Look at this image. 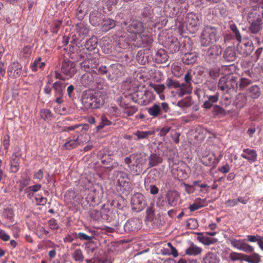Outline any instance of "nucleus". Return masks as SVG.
Masks as SVG:
<instances>
[{
    "instance_id": "54",
    "label": "nucleus",
    "mask_w": 263,
    "mask_h": 263,
    "mask_svg": "<svg viewBox=\"0 0 263 263\" xmlns=\"http://www.w3.org/2000/svg\"><path fill=\"white\" fill-rule=\"evenodd\" d=\"M146 218L148 221H152L155 216V210L153 207H148L146 210Z\"/></svg>"
},
{
    "instance_id": "31",
    "label": "nucleus",
    "mask_w": 263,
    "mask_h": 263,
    "mask_svg": "<svg viewBox=\"0 0 263 263\" xmlns=\"http://www.w3.org/2000/svg\"><path fill=\"white\" fill-rule=\"evenodd\" d=\"M97 43L98 40L97 36H92L87 40L85 44V47L87 50L91 51L97 47Z\"/></svg>"
},
{
    "instance_id": "45",
    "label": "nucleus",
    "mask_w": 263,
    "mask_h": 263,
    "mask_svg": "<svg viewBox=\"0 0 263 263\" xmlns=\"http://www.w3.org/2000/svg\"><path fill=\"white\" fill-rule=\"evenodd\" d=\"M184 81L187 84V87L186 86V92H192L193 87L192 86V76L191 73L189 71L184 76Z\"/></svg>"
},
{
    "instance_id": "26",
    "label": "nucleus",
    "mask_w": 263,
    "mask_h": 263,
    "mask_svg": "<svg viewBox=\"0 0 263 263\" xmlns=\"http://www.w3.org/2000/svg\"><path fill=\"white\" fill-rule=\"evenodd\" d=\"M120 106L123 108V113L126 114L127 116H133L137 110V108L134 106H129L128 104L125 103L124 101H121Z\"/></svg>"
},
{
    "instance_id": "52",
    "label": "nucleus",
    "mask_w": 263,
    "mask_h": 263,
    "mask_svg": "<svg viewBox=\"0 0 263 263\" xmlns=\"http://www.w3.org/2000/svg\"><path fill=\"white\" fill-rule=\"evenodd\" d=\"M90 217L94 220L98 221L101 218L100 211L95 210L91 209L89 211Z\"/></svg>"
},
{
    "instance_id": "4",
    "label": "nucleus",
    "mask_w": 263,
    "mask_h": 263,
    "mask_svg": "<svg viewBox=\"0 0 263 263\" xmlns=\"http://www.w3.org/2000/svg\"><path fill=\"white\" fill-rule=\"evenodd\" d=\"M247 20L250 25L248 30L251 33L257 34L262 29L263 19L258 13L256 12L249 13Z\"/></svg>"
},
{
    "instance_id": "28",
    "label": "nucleus",
    "mask_w": 263,
    "mask_h": 263,
    "mask_svg": "<svg viewBox=\"0 0 263 263\" xmlns=\"http://www.w3.org/2000/svg\"><path fill=\"white\" fill-rule=\"evenodd\" d=\"M111 155L112 153H111L110 154H108L107 157H105V158L103 159L101 161V163L103 165H106L107 168L109 169L110 171L117 167L119 165L118 162L116 161L111 162L112 161V159L111 157Z\"/></svg>"
},
{
    "instance_id": "10",
    "label": "nucleus",
    "mask_w": 263,
    "mask_h": 263,
    "mask_svg": "<svg viewBox=\"0 0 263 263\" xmlns=\"http://www.w3.org/2000/svg\"><path fill=\"white\" fill-rule=\"evenodd\" d=\"M98 64V60L91 55H89L86 59L80 63L81 68L88 72L90 71H95V68H97Z\"/></svg>"
},
{
    "instance_id": "7",
    "label": "nucleus",
    "mask_w": 263,
    "mask_h": 263,
    "mask_svg": "<svg viewBox=\"0 0 263 263\" xmlns=\"http://www.w3.org/2000/svg\"><path fill=\"white\" fill-rule=\"evenodd\" d=\"M116 227H117V230L120 231L121 233L122 230H121L120 228L123 227L125 232L130 233V232L135 231L139 229L140 227V222L139 218H133L129 219L124 226L119 225L118 223V225H116Z\"/></svg>"
},
{
    "instance_id": "55",
    "label": "nucleus",
    "mask_w": 263,
    "mask_h": 263,
    "mask_svg": "<svg viewBox=\"0 0 263 263\" xmlns=\"http://www.w3.org/2000/svg\"><path fill=\"white\" fill-rule=\"evenodd\" d=\"M222 67L226 72H228V73L230 74H232V73L235 71L236 69V66L234 63L230 64L228 65L222 66Z\"/></svg>"
},
{
    "instance_id": "40",
    "label": "nucleus",
    "mask_w": 263,
    "mask_h": 263,
    "mask_svg": "<svg viewBox=\"0 0 263 263\" xmlns=\"http://www.w3.org/2000/svg\"><path fill=\"white\" fill-rule=\"evenodd\" d=\"M168 204L171 206H175L178 199V196L176 192H171L167 195Z\"/></svg>"
},
{
    "instance_id": "34",
    "label": "nucleus",
    "mask_w": 263,
    "mask_h": 263,
    "mask_svg": "<svg viewBox=\"0 0 263 263\" xmlns=\"http://www.w3.org/2000/svg\"><path fill=\"white\" fill-rule=\"evenodd\" d=\"M219 259L217 256L212 252H209L203 258V263H218Z\"/></svg>"
},
{
    "instance_id": "23",
    "label": "nucleus",
    "mask_w": 263,
    "mask_h": 263,
    "mask_svg": "<svg viewBox=\"0 0 263 263\" xmlns=\"http://www.w3.org/2000/svg\"><path fill=\"white\" fill-rule=\"evenodd\" d=\"M198 59L195 53L189 52L184 54L182 58L183 63L186 65H192L195 63Z\"/></svg>"
},
{
    "instance_id": "19",
    "label": "nucleus",
    "mask_w": 263,
    "mask_h": 263,
    "mask_svg": "<svg viewBox=\"0 0 263 263\" xmlns=\"http://www.w3.org/2000/svg\"><path fill=\"white\" fill-rule=\"evenodd\" d=\"M82 141L79 139V135L74 136L73 139H69L63 145L65 149H72L80 145Z\"/></svg>"
},
{
    "instance_id": "24",
    "label": "nucleus",
    "mask_w": 263,
    "mask_h": 263,
    "mask_svg": "<svg viewBox=\"0 0 263 263\" xmlns=\"http://www.w3.org/2000/svg\"><path fill=\"white\" fill-rule=\"evenodd\" d=\"M66 84L61 81H57L53 84L52 88L54 91L55 96H63Z\"/></svg>"
},
{
    "instance_id": "47",
    "label": "nucleus",
    "mask_w": 263,
    "mask_h": 263,
    "mask_svg": "<svg viewBox=\"0 0 263 263\" xmlns=\"http://www.w3.org/2000/svg\"><path fill=\"white\" fill-rule=\"evenodd\" d=\"M213 113L215 116H224L227 115L226 110L221 106L215 105L213 106Z\"/></svg>"
},
{
    "instance_id": "59",
    "label": "nucleus",
    "mask_w": 263,
    "mask_h": 263,
    "mask_svg": "<svg viewBox=\"0 0 263 263\" xmlns=\"http://www.w3.org/2000/svg\"><path fill=\"white\" fill-rule=\"evenodd\" d=\"M41 187V185L40 184H36L26 188L25 190L26 193H29V192H36L38 191Z\"/></svg>"
},
{
    "instance_id": "56",
    "label": "nucleus",
    "mask_w": 263,
    "mask_h": 263,
    "mask_svg": "<svg viewBox=\"0 0 263 263\" xmlns=\"http://www.w3.org/2000/svg\"><path fill=\"white\" fill-rule=\"evenodd\" d=\"M111 153L108 148H103L99 151L98 153V156L100 157L101 160L102 161L103 159L107 157L108 154H110Z\"/></svg>"
},
{
    "instance_id": "20",
    "label": "nucleus",
    "mask_w": 263,
    "mask_h": 263,
    "mask_svg": "<svg viewBox=\"0 0 263 263\" xmlns=\"http://www.w3.org/2000/svg\"><path fill=\"white\" fill-rule=\"evenodd\" d=\"M219 96V95L218 92H216L213 96H206L208 100L204 102L202 106V107L205 109H210L213 106V104L218 101Z\"/></svg>"
},
{
    "instance_id": "18",
    "label": "nucleus",
    "mask_w": 263,
    "mask_h": 263,
    "mask_svg": "<svg viewBox=\"0 0 263 263\" xmlns=\"http://www.w3.org/2000/svg\"><path fill=\"white\" fill-rule=\"evenodd\" d=\"M103 16L100 13L97 11H92L89 15V22L93 26H98L102 22Z\"/></svg>"
},
{
    "instance_id": "14",
    "label": "nucleus",
    "mask_w": 263,
    "mask_h": 263,
    "mask_svg": "<svg viewBox=\"0 0 263 263\" xmlns=\"http://www.w3.org/2000/svg\"><path fill=\"white\" fill-rule=\"evenodd\" d=\"M143 30L142 23L137 20H133L127 27L128 32L134 34H140L143 32Z\"/></svg>"
},
{
    "instance_id": "48",
    "label": "nucleus",
    "mask_w": 263,
    "mask_h": 263,
    "mask_svg": "<svg viewBox=\"0 0 263 263\" xmlns=\"http://www.w3.org/2000/svg\"><path fill=\"white\" fill-rule=\"evenodd\" d=\"M251 83V80L249 79L245 78L241 79L238 78V88L239 87L240 89H243L247 86L250 85Z\"/></svg>"
},
{
    "instance_id": "37",
    "label": "nucleus",
    "mask_w": 263,
    "mask_h": 263,
    "mask_svg": "<svg viewBox=\"0 0 263 263\" xmlns=\"http://www.w3.org/2000/svg\"><path fill=\"white\" fill-rule=\"evenodd\" d=\"M192 104V98L190 96H187L179 101L176 105L181 108H187L190 107Z\"/></svg>"
},
{
    "instance_id": "44",
    "label": "nucleus",
    "mask_w": 263,
    "mask_h": 263,
    "mask_svg": "<svg viewBox=\"0 0 263 263\" xmlns=\"http://www.w3.org/2000/svg\"><path fill=\"white\" fill-rule=\"evenodd\" d=\"M77 30L79 34L84 36L87 35L89 31L88 27L83 23L77 25Z\"/></svg>"
},
{
    "instance_id": "61",
    "label": "nucleus",
    "mask_w": 263,
    "mask_h": 263,
    "mask_svg": "<svg viewBox=\"0 0 263 263\" xmlns=\"http://www.w3.org/2000/svg\"><path fill=\"white\" fill-rule=\"evenodd\" d=\"M119 0H103L105 4L108 8H111L113 6H116Z\"/></svg>"
},
{
    "instance_id": "43",
    "label": "nucleus",
    "mask_w": 263,
    "mask_h": 263,
    "mask_svg": "<svg viewBox=\"0 0 263 263\" xmlns=\"http://www.w3.org/2000/svg\"><path fill=\"white\" fill-rule=\"evenodd\" d=\"M72 257L76 261L82 262L84 260V256L80 249H76L72 253Z\"/></svg>"
},
{
    "instance_id": "27",
    "label": "nucleus",
    "mask_w": 263,
    "mask_h": 263,
    "mask_svg": "<svg viewBox=\"0 0 263 263\" xmlns=\"http://www.w3.org/2000/svg\"><path fill=\"white\" fill-rule=\"evenodd\" d=\"M167 48L171 53H174L180 49V44L177 39L168 41L166 45Z\"/></svg>"
},
{
    "instance_id": "21",
    "label": "nucleus",
    "mask_w": 263,
    "mask_h": 263,
    "mask_svg": "<svg viewBox=\"0 0 263 263\" xmlns=\"http://www.w3.org/2000/svg\"><path fill=\"white\" fill-rule=\"evenodd\" d=\"M81 84L85 87L92 86L94 82L93 75L90 72L83 74L80 79Z\"/></svg>"
},
{
    "instance_id": "8",
    "label": "nucleus",
    "mask_w": 263,
    "mask_h": 263,
    "mask_svg": "<svg viewBox=\"0 0 263 263\" xmlns=\"http://www.w3.org/2000/svg\"><path fill=\"white\" fill-rule=\"evenodd\" d=\"M130 203L132 209L137 212L141 211L145 206L144 196L140 193H136L132 196Z\"/></svg>"
},
{
    "instance_id": "12",
    "label": "nucleus",
    "mask_w": 263,
    "mask_h": 263,
    "mask_svg": "<svg viewBox=\"0 0 263 263\" xmlns=\"http://www.w3.org/2000/svg\"><path fill=\"white\" fill-rule=\"evenodd\" d=\"M186 23L188 29H192L193 31H195L197 29L200 21L195 14L190 13L186 15Z\"/></svg>"
},
{
    "instance_id": "46",
    "label": "nucleus",
    "mask_w": 263,
    "mask_h": 263,
    "mask_svg": "<svg viewBox=\"0 0 263 263\" xmlns=\"http://www.w3.org/2000/svg\"><path fill=\"white\" fill-rule=\"evenodd\" d=\"M78 237L81 240L89 241L88 242L86 243V245L89 246H90V245L93 243L91 240L95 238V237L93 235L89 236L82 232H80L78 233Z\"/></svg>"
},
{
    "instance_id": "64",
    "label": "nucleus",
    "mask_w": 263,
    "mask_h": 263,
    "mask_svg": "<svg viewBox=\"0 0 263 263\" xmlns=\"http://www.w3.org/2000/svg\"><path fill=\"white\" fill-rule=\"evenodd\" d=\"M203 206V205L201 203L199 202H196L193 203V204L190 205L189 209L190 211L193 212Z\"/></svg>"
},
{
    "instance_id": "63",
    "label": "nucleus",
    "mask_w": 263,
    "mask_h": 263,
    "mask_svg": "<svg viewBox=\"0 0 263 263\" xmlns=\"http://www.w3.org/2000/svg\"><path fill=\"white\" fill-rule=\"evenodd\" d=\"M8 15V12L4 9V6L3 3H0V19L4 18Z\"/></svg>"
},
{
    "instance_id": "11",
    "label": "nucleus",
    "mask_w": 263,
    "mask_h": 263,
    "mask_svg": "<svg viewBox=\"0 0 263 263\" xmlns=\"http://www.w3.org/2000/svg\"><path fill=\"white\" fill-rule=\"evenodd\" d=\"M223 58L224 61L228 63L235 62L237 59L235 47L234 46L227 47L223 52Z\"/></svg>"
},
{
    "instance_id": "16",
    "label": "nucleus",
    "mask_w": 263,
    "mask_h": 263,
    "mask_svg": "<svg viewBox=\"0 0 263 263\" xmlns=\"http://www.w3.org/2000/svg\"><path fill=\"white\" fill-rule=\"evenodd\" d=\"M201 162L205 166H213V168L216 167L218 163V160L213 154H210L203 156L201 159Z\"/></svg>"
},
{
    "instance_id": "57",
    "label": "nucleus",
    "mask_w": 263,
    "mask_h": 263,
    "mask_svg": "<svg viewBox=\"0 0 263 263\" xmlns=\"http://www.w3.org/2000/svg\"><path fill=\"white\" fill-rule=\"evenodd\" d=\"M150 86L159 94L161 93L165 88V85L163 84H151Z\"/></svg>"
},
{
    "instance_id": "50",
    "label": "nucleus",
    "mask_w": 263,
    "mask_h": 263,
    "mask_svg": "<svg viewBox=\"0 0 263 263\" xmlns=\"http://www.w3.org/2000/svg\"><path fill=\"white\" fill-rule=\"evenodd\" d=\"M41 58H39L37 60H35L32 65L31 66V69L35 71L37 70V67H39L41 69L43 68L45 65V62H41Z\"/></svg>"
},
{
    "instance_id": "25",
    "label": "nucleus",
    "mask_w": 263,
    "mask_h": 263,
    "mask_svg": "<svg viewBox=\"0 0 263 263\" xmlns=\"http://www.w3.org/2000/svg\"><path fill=\"white\" fill-rule=\"evenodd\" d=\"M148 114L153 118H156L162 115V110L159 104H154L151 107L147 108Z\"/></svg>"
},
{
    "instance_id": "51",
    "label": "nucleus",
    "mask_w": 263,
    "mask_h": 263,
    "mask_svg": "<svg viewBox=\"0 0 263 263\" xmlns=\"http://www.w3.org/2000/svg\"><path fill=\"white\" fill-rule=\"evenodd\" d=\"M186 86L187 84L185 83H180L179 89L177 92V93L179 97H182L185 94H191L192 92H186Z\"/></svg>"
},
{
    "instance_id": "5",
    "label": "nucleus",
    "mask_w": 263,
    "mask_h": 263,
    "mask_svg": "<svg viewBox=\"0 0 263 263\" xmlns=\"http://www.w3.org/2000/svg\"><path fill=\"white\" fill-rule=\"evenodd\" d=\"M222 48L219 45H214L211 46L205 53L206 61L210 64L215 63L217 58L222 53Z\"/></svg>"
},
{
    "instance_id": "42",
    "label": "nucleus",
    "mask_w": 263,
    "mask_h": 263,
    "mask_svg": "<svg viewBox=\"0 0 263 263\" xmlns=\"http://www.w3.org/2000/svg\"><path fill=\"white\" fill-rule=\"evenodd\" d=\"M220 72V68L218 66H215L209 69V76L211 79L215 80L219 77Z\"/></svg>"
},
{
    "instance_id": "38",
    "label": "nucleus",
    "mask_w": 263,
    "mask_h": 263,
    "mask_svg": "<svg viewBox=\"0 0 263 263\" xmlns=\"http://www.w3.org/2000/svg\"><path fill=\"white\" fill-rule=\"evenodd\" d=\"M111 213H112V211L109 208H106L105 205H102L100 211L101 217L102 219L106 221H110L111 218L109 215Z\"/></svg>"
},
{
    "instance_id": "35",
    "label": "nucleus",
    "mask_w": 263,
    "mask_h": 263,
    "mask_svg": "<svg viewBox=\"0 0 263 263\" xmlns=\"http://www.w3.org/2000/svg\"><path fill=\"white\" fill-rule=\"evenodd\" d=\"M198 235L197 239L205 245H209L215 243L217 240L216 238H211L204 236L202 233H198Z\"/></svg>"
},
{
    "instance_id": "15",
    "label": "nucleus",
    "mask_w": 263,
    "mask_h": 263,
    "mask_svg": "<svg viewBox=\"0 0 263 263\" xmlns=\"http://www.w3.org/2000/svg\"><path fill=\"white\" fill-rule=\"evenodd\" d=\"M22 66L17 62H14L10 64L8 70V74L9 76H12L14 78L19 77L22 73Z\"/></svg>"
},
{
    "instance_id": "36",
    "label": "nucleus",
    "mask_w": 263,
    "mask_h": 263,
    "mask_svg": "<svg viewBox=\"0 0 263 263\" xmlns=\"http://www.w3.org/2000/svg\"><path fill=\"white\" fill-rule=\"evenodd\" d=\"M156 59L159 63H165L168 60V56L163 50H158L156 55Z\"/></svg>"
},
{
    "instance_id": "2",
    "label": "nucleus",
    "mask_w": 263,
    "mask_h": 263,
    "mask_svg": "<svg viewBox=\"0 0 263 263\" xmlns=\"http://www.w3.org/2000/svg\"><path fill=\"white\" fill-rule=\"evenodd\" d=\"M238 77L237 75L227 73L219 80L218 87L228 93L231 90H236L238 88Z\"/></svg>"
},
{
    "instance_id": "41",
    "label": "nucleus",
    "mask_w": 263,
    "mask_h": 263,
    "mask_svg": "<svg viewBox=\"0 0 263 263\" xmlns=\"http://www.w3.org/2000/svg\"><path fill=\"white\" fill-rule=\"evenodd\" d=\"M166 87L170 89L173 88H178L180 86V83L178 81L172 78H168L166 81Z\"/></svg>"
},
{
    "instance_id": "29",
    "label": "nucleus",
    "mask_w": 263,
    "mask_h": 263,
    "mask_svg": "<svg viewBox=\"0 0 263 263\" xmlns=\"http://www.w3.org/2000/svg\"><path fill=\"white\" fill-rule=\"evenodd\" d=\"M202 252V249L191 242L189 247L185 250V254L189 255H198Z\"/></svg>"
},
{
    "instance_id": "13",
    "label": "nucleus",
    "mask_w": 263,
    "mask_h": 263,
    "mask_svg": "<svg viewBox=\"0 0 263 263\" xmlns=\"http://www.w3.org/2000/svg\"><path fill=\"white\" fill-rule=\"evenodd\" d=\"M231 244L234 247L247 253H251L254 251L252 246L241 240L233 239L231 241Z\"/></svg>"
},
{
    "instance_id": "32",
    "label": "nucleus",
    "mask_w": 263,
    "mask_h": 263,
    "mask_svg": "<svg viewBox=\"0 0 263 263\" xmlns=\"http://www.w3.org/2000/svg\"><path fill=\"white\" fill-rule=\"evenodd\" d=\"M118 184L120 186H124L129 181L128 175L124 172H120L118 174Z\"/></svg>"
},
{
    "instance_id": "6",
    "label": "nucleus",
    "mask_w": 263,
    "mask_h": 263,
    "mask_svg": "<svg viewBox=\"0 0 263 263\" xmlns=\"http://www.w3.org/2000/svg\"><path fill=\"white\" fill-rule=\"evenodd\" d=\"M253 50V42L248 39H244L241 44L237 46V51L243 57L250 55Z\"/></svg>"
},
{
    "instance_id": "30",
    "label": "nucleus",
    "mask_w": 263,
    "mask_h": 263,
    "mask_svg": "<svg viewBox=\"0 0 263 263\" xmlns=\"http://www.w3.org/2000/svg\"><path fill=\"white\" fill-rule=\"evenodd\" d=\"M20 158L16 154H13L10 161V171L12 173H16L19 170Z\"/></svg>"
},
{
    "instance_id": "60",
    "label": "nucleus",
    "mask_w": 263,
    "mask_h": 263,
    "mask_svg": "<svg viewBox=\"0 0 263 263\" xmlns=\"http://www.w3.org/2000/svg\"><path fill=\"white\" fill-rule=\"evenodd\" d=\"M242 254L238 253L236 252H232L230 254V258L233 261L241 260Z\"/></svg>"
},
{
    "instance_id": "22",
    "label": "nucleus",
    "mask_w": 263,
    "mask_h": 263,
    "mask_svg": "<svg viewBox=\"0 0 263 263\" xmlns=\"http://www.w3.org/2000/svg\"><path fill=\"white\" fill-rule=\"evenodd\" d=\"M116 25V22L115 20L107 18H104L102 22V30L103 32H107L110 29L114 28Z\"/></svg>"
},
{
    "instance_id": "39",
    "label": "nucleus",
    "mask_w": 263,
    "mask_h": 263,
    "mask_svg": "<svg viewBox=\"0 0 263 263\" xmlns=\"http://www.w3.org/2000/svg\"><path fill=\"white\" fill-rule=\"evenodd\" d=\"M134 135L137 136V140L146 139L149 136H151L153 134V133L151 131H140L137 130L133 134Z\"/></svg>"
},
{
    "instance_id": "53",
    "label": "nucleus",
    "mask_w": 263,
    "mask_h": 263,
    "mask_svg": "<svg viewBox=\"0 0 263 263\" xmlns=\"http://www.w3.org/2000/svg\"><path fill=\"white\" fill-rule=\"evenodd\" d=\"M230 28L231 30L235 34V36L237 41H238L239 42H240L241 40V35L236 25L234 24H232L230 25Z\"/></svg>"
},
{
    "instance_id": "62",
    "label": "nucleus",
    "mask_w": 263,
    "mask_h": 263,
    "mask_svg": "<svg viewBox=\"0 0 263 263\" xmlns=\"http://www.w3.org/2000/svg\"><path fill=\"white\" fill-rule=\"evenodd\" d=\"M197 226V221L194 218L190 219L187 222V226L191 229H195Z\"/></svg>"
},
{
    "instance_id": "17",
    "label": "nucleus",
    "mask_w": 263,
    "mask_h": 263,
    "mask_svg": "<svg viewBox=\"0 0 263 263\" xmlns=\"http://www.w3.org/2000/svg\"><path fill=\"white\" fill-rule=\"evenodd\" d=\"M148 160L149 167H153L161 163L163 161V159L159 154L152 153L148 157Z\"/></svg>"
},
{
    "instance_id": "33",
    "label": "nucleus",
    "mask_w": 263,
    "mask_h": 263,
    "mask_svg": "<svg viewBox=\"0 0 263 263\" xmlns=\"http://www.w3.org/2000/svg\"><path fill=\"white\" fill-rule=\"evenodd\" d=\"M248 94L252 98H257L261 94L260 89L257 85L252 86L248 89Z\"/></svg>"
},
{
    "instance_id": "3",
    "label": "nucleus",
    "mask_w": 263,
    "mask_h": 263,
    "mask_svg": "<svg viewBox=\"0 0 263 263\" xmlns=\"http://www.w3.org/2000/svg\"><path fill=\"white\" fill-rule=\"evenodd\" d=\"M217 29L211 25L204 26L200 36L202 46L208 47L216 43L219 39Z\"/></svg>"
},
{
    "instance_id": "9",
    "label": "nucleus",
    "mask_w": 263,
    "mask_h": 263,
    "mask_svg": "<svg viewBox=\"0 0 263 263\" xmlns=\"http://www.w3.org/2000/svg\"><path fill=\"white\" fill-rule=\"evenodd\" d=\"M76 63L68 59H64L62 63L61 71L65 75L72 78L76 73Z\"/></svg>"
},
{
    "instance_id": "58",
    "label": "nucleus",
    "mask_w": 263,
    "mask_h": 263,
    "mask_svg": "<svg viewBox=\"0 0 263 263\" xmlns=\"http://www.w3.org/2000/svg\"><path fill=\"white\" fill-rule=\"evenodd\" d=\"M41 117L44 120H46L51 117L50 111L48 109H44L41 111Z\"/></svg>"
},
{
    "instance_id": "1",
    "label": "nucleus",
    "mask_w": 263,
    "mask_h": 263,
    "mask_svg": "<svg viewBox=\"0 0 263 263\" xmlns=\"http://www.w3.org/2000/svg\"><path fill=\"white\" fill-rule=\"evenodd\" d=\"M105 95L100 91L87 90L83 92L81 97V102L85 108H100L105 103Z\"/></svg>"
},
{
    "instance_id": "49",
    "label": "nucleus",
    "mask_w": 263,
    "mask_h": 263,
    "mask_svg": "<svg viewBox=\"0 0 263 263\" xmlns=\"http://www.w3.org/2000/svg\"><path fill=\"white\" fill-rule=\"evenodd\" d=\"M243 152L247 154L250 156V159L252 162H254L256 161L257 154L254 149H250L249 148H246L243 150Z\"/></svg>"
}]
</instances>
